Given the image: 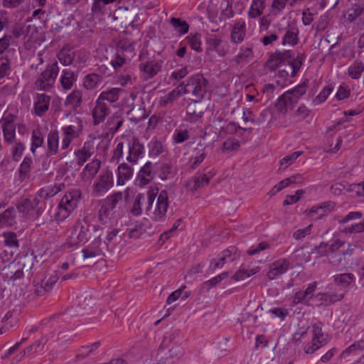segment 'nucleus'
Returning a JSON list of instances; mask_svg holds the SVG:
<instances>
[{"mask_svg":"<svg viewBox=\"0 0 364 364\" xmlns=\"http://www.w3.org/2000/svg\"><path fill=\"white\" fill-rule=\"evenodd\" d=\"M157 190L148 192L146 207V215L154 221L164 219L168 207V196L166 191H161L157 196Z\"/></svg>","mask_w":364,"mask_h":364,"instance_id":"nucleus-1","label":"nucleus"},{"mask_svg":"<svg viewBox=\"0 0 364 364\" xmlns=\"http://www.w3.org/2000/svg\"><path fill=\"white\" fill-rule=\"evenodd\" d=\"M323 335L321 325L315 323L308 331H304L302 333H296L294 336V341L306 343L307 339L311 338V343H307L304 346V350L307 354L314 353L324 344Z\"/></svg>","mask_w":364,"mask_h":364,"instance_id":"nucleus-2","label":"nucleus"},{"mask_svg":"<svg viewBox=\"0 0 364 364\" xmlns=\"http://www.w3.org/2000/svg\"><path fill=\"white\" fill-rule=\"evenodd\" d=\"M208 82L202 74L198 73L188 77L187 83L179 86L183 93L191 94L196 100L203 99L206 92Z\"/></svg>","mask_w":364,"mask_h":364,"instance_id":"nucleus-3","label":"nucleus"},{"mask_svg":"<svg viewBox=\"0 0 364 364\" xmlns=\"http://www.w3.org/2000/svg\"><path fill=\"white\" fill-rule=\"evenodd\" d=\"M59 73L58 62L55 61L46 65L35 81L37 89L43 91H49L55 85L56 77Z\"/></svg>","mask_w":364,"mask_h":364,"instance_id":"nucleus-4","label":"nucleus"},{"mask_svg":"<svg viewBox=\"0 0 364 364\" xmlns=\"http://www.w3.org/2000/svg\"><path fill=\"white\" fill-rule=\"evenodd\" d=\"M83 121L79 117H72L71 124L62 127V132L64 135L62 142L61 149H67L72 141L80 137L83 132Z\"/></svg>","mask_w":364,"mask_h":364,"instance_id":"nucleus-5","label":"nucleus"},{"mask_svg":"<svg viewBox=\"0 0 364 364\" xmlns=\"http://www.w3.org/2000/svg\"><path fill=\"white\" fill-rule=\"evenodd\" d=\"M43 202L35 196L22 199L17 205L19 213L27 218H38L43 210Z\"/></svg>","mask_w":364,"mask_h":364,"instance_id":"nucleus-6","label":"nucleus"},{"mask_svg":"<svg viewBox=\"0 0 364 364\" xmlns=\"http://www.w3.org/2000/svg\"><path fill=\"white\" fill-rule=\"evenodd\" d=\"M114 186L112 171L108 168L101 171L92 187V194L95 197L105 195Z\"/></svg>","mask_w":364,"mask_h":364,"instance_id":"nucleus-7","label":"nucleus"},{"mask_svg":"<svg viewBox=\"0 0 364 364\" xmlns=\"http://www.w3.org/2000/svg\"><path fill=\"white\" fill-rule=\"evenodd\" d=\"M88 232L89 225L86 223L77 221L65 245L68 247H74L86 242Z\"/></svg>","mask_w":364,"mask_h":364,"instance_id":"nucleus-8","label":"nucleus"},{"mask_svg":"<svg viewBox=\"0 0 364 364\" xmlns=\"http://www.w3.org/2000/svg\"><path fill=\"white\" fill-rule=\"evenodd\" d=\"M16 118L15 114L6 112L1 119L4 140L8 146H11L18 141L16 137V126L14 124Z\"/></svg>","mask_w":364,"mask_h":364,"instance_id":"nucleus-9","label":"nucleus"},{"mask_svg":"<svg viewBox=\"0 0 364 364\" xmlns=\"http://www.w3.org/2000/svg\"><path fill=\"white\" fill-rule=\"evenodd\" d=\"M144 146L136 137H132L128 142L126 160L132 164H136L143 157Z\"/></svg>","mask_w":364,"mask_h":364,"instance_id":"nucleus-10","label":"nucleus"},{"mask_svg":"<svg viewBox=\"0 0 364 364\" xmlns=\"http://www.w3.org/2000/svg\"><path fill=\"white\" fill-rule=\"evenodd\" d=\"M214 175L213 172L208 171V173L194 176L188 180L186 187L190 191L196 192L207 186Z\"/></svg>","mask_w":364,"mask_h":364,"instance_id":"nucleus-11","label":"nucleus"},{"mask_svg":"<svg viewBox=\"0 0 364 364\" xmlns=\"http://www.w3.org/2000/svg\"><path fill=\"white\" fill-rule=\"evenodd\" d=\"M247 29L246 22L244 19L236 20L230 31V41L235 44L242 43L247 36Z\"/></svg>","mask_w":364,"mask_h":364,"instance_id":"nucleus-12","label":"nucleus"},{"mask_svg":"<svg viewBox=\"0 0 364 364\" xmlns=\"http://www.w3.org/2000/svg\"><path fill=\"white\" fill-rule=\"evenodd\" d=\"M162 63L161 60L141 62L139 65V69L141 73L142 78L144 80L153 78L161 70Z\"/></svg>","mask_w":364,"mask_h":364,"instance_id":"nucleus-13","label":"nucleus"},{"mask_svg":"<svg viewBox=\"0 0 364 364\" xmlns=\"http://www.w3.org/2000/svg\"><path fill=\"white\" fill-rule=\"evenodd\" d=\"M105 247V242H102L101 238L98 237L87 247L82 250V257L84 259H88L101 256Z\"/></svg>","mask_w":364,"mask_h":364,"instance_id":"nucleus-14","label":"nucleus"},{"mask_svg":"<svg viewBox=\"0 0 364 364\" xmlns=\"http://www.w3.org/2000/svg\"><path fill=\"white\" fill-rule=\"evenodd\" d=\"M237 249L235 246H230L223 250L218 259H214L210 263V268L213 270L220 269L228 262H232L235 259Z\"/></svg>","mask_w":364,"mask_h":364,"instance_id":"nucleus-15","label":"nucleus"},{"mask_svg":"<svg viewBox=\"0 0 364 364\" xmlns=\"http://www.w3.org/2000/svg\"><path fill=\"white\" fill-rule=\"evenodd\" d=\"M290 262L287 259H279L274 261L269 265L267 277L269 279L273 280L284 274L289 268Z\"/></svg>","mask_w":364,"mask_h":364,"instance_id":"nucleus-16","label":"nucleus"},{"mask_svg":"<svg viewBox=\"0 0 364 364\" xmlns=\"http://www.w3.org/2000/svg\"><path fill=\"white\" fill-rule=\"evenodd\" d=\"M109 112L110 109L107 104L97 99L92 110L94 125H98L104 122Z\"/></svg>","mask_w":364,"mask_h":364,"instance_id":"nucleus-17","label":"nucleus"},{"mask_svg":"<svg viewBox=\"0 0 364 364\" xmlns=\"http://www.w3.org/2000/svg\"><path fill=\"white\" fill-rule=\"evenodd\" d=\"M284 31V34L282 42L283 46L289 44L294 46L298 43L299 29L296 26L288 25L285 28H278L277 33H281Z\"/></svg>","mask_w":364,"mask_h":364,"instance_id":"nucleus-18","label":"nucleus"},{"mask_svg":"<svg viewBox=\"0 0 364 364\" xmlns=\"http://www.w3.org/2000/svg\"><path fill=\"white\" fill-rule=\"evenodd\" d=\"M94 154V146L92 143L85 142L83 146L75 151L74 155L78 166H82Z\"/></svg>","mask_w":364,"mask_h":364,"instance_id":"nucleus-19","label":"nucleus"},{"mask_svg":"<svg viewBox=\"0 0 364 364\" xmlns=\"http://www.w3.org/2000/svg\"><path fill=\"white\" fill-rule=\"evenodd\" d=\"M82 92L80 90H73L65 98L64 105L71 111H76L82 104Z\"/></svg>","mask_w":364,"mask_h":364,"instance_id":"nucleus-20","label":"nucleus"},{"mask_svg":"<svg viewBox=\"0 0 364 364\" xmlns=\"http://www.w3.org/2000/svg\"><path fill=\"white\" fill-rule=\"evenodd\" d=\"M50 97L46 94H38L34 103V113L38 117L45 115L50 107Z\"/></svg>","mask_w":364,"mask_h":364,"instance_id":"nucleus-21","label":"nucleus"},{"mask_svg":"<svg viewBox=\"0 0 364 364\" xmlns=\"http://www.w3.org/2000/svg\"><path fill=\"white\" fill-rule=\"evenodd\" d=\"M100 208L98 211V218L103 224L110 223L114 217L115 208L104 200L100 201Z\"/></svg>","mask_w":364,"mask_h":364,"instance_id":"nucleus-22","label":"nucleus"},{"mask_svg":"<svg viewBox=\"0 0 364 364\" xmlns=\"http://www.w3.org/2000/svg\"><path fill=\"white\" fill-rule=\"evenodd\" d=\"M81 196L82 193L80 189H71L64 195L60 202L68 206L70 209L75 210L81 198Z\"/></svg>","mask_w":364,"mask_h":364,"instance_id":"nucleus-23","label":"nucleus"},{"mask_svg":"<svg viewBox=\"0 0 364 364\" xmlns=\"http://www.w3.org/2000/svg\"><path fill=\"white\" fill-rule=\"evenodd\" d=\"M59 149V133L56 130H51L47 135L46 155L52 156L56 155Z\"/></svg>","mask_w":364,"mask_h":364,"instance_id":"nucleus-24","label":"nucleus"},{"mask_svg":"<svg viewBox=\"0 0 364 364\" xmlns=\"http://www.w3.org/2000/svg\"><path fill=\"white\" fill-rule=\"evenodd\" d=\"M254 57V53L251 47L242 46L239 53L232 59L237 65H244L250 62Z\"/></svg>","mask_w":364,"mask_h":364,"instance_id":"nucleus-25","label":"nucleus"},{"mask_svg":"<svg viewBox=\"0 0 364 364\" xmlns=\"http://www.w3.org/2000/svg\"><path fill=\"white\" fill-rule=\"evenodd\" d=\"M101 166V161L97 159H92L83 168L81 173L82 180L90 181L95 178Z\"/></svg>","mask_w":364,"mask_h":364,"instance_id":"nucleus-26","label":"nucleus"},{"mask_svg":"<svg viewBox=\"0 0 364 364\" xmlns=\"http://www.w3.org/2000/svg\"><path fill=\"white\" fill-rule=\"evenodd\" d=\"M77 75L70 69H63L60 77V83L65 91L72 89L74 83L76 82Z\"/></svg>","mask_w":364,"mask_h":364,"instance_id":"nucleus-27","label":"nucleus"},{"mask_svg":"<svg viewBox=\"0 0 364 364\" xmlns=\"http://www.w3.org/2000/svg\"><path fill=\"white\" fill-rule=\"evenodd\" d=\"M65 188L64 183L54 184L45 186L41 188L35 196L37 198L41 199H48L49 198L53 197L60 191L63 190Z\"/></svg>","mask_w":364,"mask_h":364,"instance_id":"nucleus-28","label":"nucleus"},{"mask_svg":"<svg viewBox=\"0 0 364 364\" xmlns=\"http://www.w3.org/2000/svg\"><path fill=\"white\" fill-rule=\"evenodd\" d=\"M346 19L349 22L358 21V23H364V5L353 4L346 11Z\"/></svg>","mask_w":364,"mask_h":364,"instance_id":"nucleus-29","label":"nucleus"},{"mask_svg":"<svg viewBox=\"0 0 364 364\" xmlns=\"http://www.w3.org/2000/svg\"><path fill=\"white\" fill-rule=\"evenodd\" d=\"M289 95V92H285L278 98L276 107L279 112L286 114L289 110L292 109L296 104V102H294Z\"/></svg>","mask_w":364,"mask_h":364,"instance_id":"nucleus-30","label":"nucleus"},{"mask_svg":"<svg viewBox=\"0 0 364 364\" xmlns=\"http://www.w3.org/2000/svg\"><path fill=\"white\" fill-rule=\"evenodd\" d=\"M289 56V52H275L269 55L266 63V67L270 71L275 70L282 61Z\"/></svg>","mask_w":364,"mask_h":364,"instance_id":"nucleus-31","label":"nucleus"},{"mask_svg":"<svg viewBox=\"0 0 364 364\" xmlns=\"http://www.w3.org/2000/svg\"><path fill=\"white\" fill-rule=\"evenodd\" d=\"M152 167V163L148 161L140 169L138 173V180L141 186H146L154 178V173L153 172Z\"/></svg>","mask_w":364,"mask_h":364,"instance_id":"nucleus-32","label":"nucleus"},{"mask_svg":"<svg viewBox=\"0 0 364 364\" xmlns=\"http://www.w3.org/2000/svg\"><path fill=\"white\" fill-rule=\"evenodd\" d=\"M133 168L126 163L120 164L117 167V185L123 186L133 176Z\"/></svg>","mask_w":364,"mask_h":364,"instance_id":"nucleus-33","label":"nucleus"},{"mask_svg":"<svg viewBox=\"0 0 364 364\" xmlns=\"http://www.w3.org/2000/svg\"><path fill=\"white\" fill-rule=\"evenodd\" d=\"M266 8V0H252L247 11L250 18L255 19L260 17Z\"/></svg>","mask_w":364,"mask_h":364,"instance_id":"nucleus-34","label":"nucleus"},{"mask_svg":"<svg viewBox=\"0 0 364 364\" xmlns=\"http://www.w3.org/2000/svg\"><path fill=\"white\" fill-rule=\"evenodd\" d=\"M200 100H194L193 102L190 103L186 107L187 119L190 122H196L203 114V109L198 104Z\"/></svg>","mask_w":364,"mask_h":364,"instance_id":"nucleus-35","label":"nucleus"},{"mask_svg":"<svg viewBox=\"0 0 364 364\" xmlns=\"http://www.w3.org/2000/svg\"><path fill=\"white\" fill-rule=\"evenodd\" d=\"M183 94L180 86L172 90L168 94L160 97L159 105L163 107H171L173 102Z\"/></svg>","mask_w":364,"mask_h":364,"instance_id":"nucleus-36","label":"nucleus"},{"mask_svg":"<svg viewBox=\"0 0 364 364\" xmlns=\"http://www.w3.org/2000/svg\"><path fill=\"white\" fill-rule=\"evenodd\" d=\"M45 132L41 128H36L33 130L31 134V151L34 154L38 148L41 147L44 144Z\"/></svg>","mask_w":364,"mask_h":364,"instance_id":"nucleus-37","label":"nucleus"},{"mask_svg":"<svg viewBox=\"0 0 364 364\" xmlns=\"http://www.w3.org/2000/svg\"><path fill=\"white\" fill-rule=\"evenodd\" d=\"M103 77L96 73H90L83 78V87L87 90H92L97 88L102 83Z\"/></svg>","mask_w":364,"mask_h":364,"instance_id":"nucleus-38","label":"nucleus"},{"mask_svg":"<svg viewBox=\"0 0 364 364\" xmlns=\"http://www.w3.org/2000/svg\"><path fill=\"white\" fill-rule=\"evenodd\" d=\"M122 90L118 87H113L110 90L102 92L97 97L100 101L105 102L107 100L109 103H114L119 100V97Z\"/></svg>","mask_w":364,"mask_h":364,"instance_id":"nucleus-39","label":"nucleus"},{"mask_svg":"<svg viewBox=\"0 0 364 364\" xmlns=\"http://www.w3.org/2000/svg\"><path fill=\"white\" fill-rule=\"evenodd\" d=\"M331 203L325 202L318 205L313 206L307 212V215L309 217H314L315 215H318L316 217V219H321L323 215H325L327 213L330 212Z\"/></svg>","mask_w":364,"mask_h":364,"instance_id":"nucleus-40","label":"nucleus"},{"mask_svg":"<svg viewBox=\"0 0 364 364\" xmlns=\"http://www.w3.org/2000/svg\"><path fill=\"white\" fill-rule=\"evenodd\" d=\"M16 210L14 208H9L0 214V228L11 226L15 223Z\"/></svg>","mask_w":364,"mask_h":364,"instance_id":"nucleus-41","label":"nucleus"},{"mask_svg":"<svg viewBox=\"0 0 364 364\" xmlns=\"http://www.w3.org/2000/svg\"><path fill=\"white\" fill-rule=\"evenodd\" d=\"M343 245V241L336 239L333 240L330 245H327L324 242L321 243L317 249L321 253L324 252L325 254H328L338 251Z\"/></svg>","mask_w":364,"mask_h":364,"instance_id":"nucleus-42","label":"nucleus"},{"mask_svg":"<svg viewBox=\"0 0 364 364\" xmlns=\"http://www.w3.org/2000/svg\"><path fill=\"white\" fill-rule=\"evenodd\" d=\"M207 154L205 148L196 149V154L189 159V168L196 169L204 161Z\"/></svg>","mask_w":364,"mask_h":364,"instance_id":"nucleus-43","label":"nucleus"},{"mask_svg":"<svg viewBox=\"0 0 364 364\" xmlns=\"http://www.w3.org/2000/svg\"><path fill=\"white\" fill-rule=\"evenodd\" d=\"M333 280L336 285L346 288L355 280V276L352 273L337 274L333 276Z\"/></svg>","mask_w":364,"mask_h":364,"instance_id":"nucleus-44","label":"nucleus"},{"mask_svg":"<svg viewBox=\"0 0 364 364\" xmlns=\"http://www.w3.org/2000/svg\"><path fill=\"white\" fill-rule=\"evenodd\" d=\"M229 276L228 272H224L218 276L213 277L212 279L203 282L201 284L202 290L208 291L211 288L215 287L220 283L223 279H226Z\"/></svg>","mask_w":364,"mask_h":364,"instance_id":"nucleus-45","label":"nucleus"},{"mask_svg":"<svg viewBox=\"0 0 364 364\" xmlns=\"http://www.w3.org/2000/svg\"><path fill=\"white\" fill-rule=\"evenodd\" d=\"M115 1L116 0H94L92 12L96 15H102L106 12V6Z\"/></svg>","mask_w":364,"mask_h":364,"instance_id":"nucleus-46","label":"nucleus"},{"mask_svg":"<svg viewBox=\"0 0 364 364\" xmlns=\"http://www.w3.org/2000/svg\"><path fill=\"white\" fill-rule=\"evenodd\" d=\"M307 90V83L306 81L303 82L301 84H299L294 89L289 90L286 91L289 92L290 97L294 100V102L296 103L299 102V98L303 96Z\"/></svg>","mask_w":364,"mask_h":364,"instance_id":"nucleus-47","label":"nucleus"},{"mask_svg":"<svg viewBox=\"0 0 364 364\" xmlns=\"http://www.w3.org/2000/svg\"><path fill=\"white\" fill-rule=\"evenodd\" d=\"M100 346V342H99V341L93 343L92 344H91L90 346H82L79 349V353L77 355V358H85L90 356L92 354H95L96 350L99 348Z\"/></svg>","mask_w":364,"mask_h":364,"instance_id":"nucleus-48","label":"nucleus"},{"mask_svg":"<svg viewBox=\"0 0 364 364\" xmlns=\"http://www.w3.org/2000/svg\"><path fill=\"white\" fill-rule=\"evenodd\" d=\"M33 160L31 157L25 156L19 168V177L24 179L29 176Z\"/></svg>","mask_w":364,"mask_h":364,"instance_id":"nucleus-49","label":"nucleus"},{"mask_svg":"<svg viewBox=\"0 0 364 364\" xmlns=\"http://www.w3.org/2000/svg\"><path fill=\"white\" fill-rule=\"evenodd\" d=\"M364 70L362 62L355 61L348 69V75L353 79H358Z\"/></svg>","mask_w":364,"mask_h":364,"instance_id":"nucleus-50","label":"nucleus"},{"mask_svg":"<svg viewBox=\"0 0 364 364\" xmlns=\"http://www.w3.org/2000/svg\"><path fill=\"white\" fill-rule=\"evenodd\" d=\"M170 23L174 29L180 34H185L188 32L189 26L185 21L173 17L171 18Z\"/></svg>","mask_w":364,"mask_h":364,"instance_id":"nucleus-51","label":"nucleus"},{"mask_svg":"<svg viewBox=\"0 0 364 364\" xmlns=\"http://www.w3.org/2000/svg\"><path fill=\"white\" fill-rule=\"evenodd\" d=\"M4 239V244L10 248L18 249L19 247V242L17 239V235L14 232H4L2 234Z\"/></svg>","mask_w":364,"mask_h":364,"instance_id":"nucleus-52","label":"nucleus"},{"mask_svg":"<svg viewBox=\"0 0 364 364\" xmlns=\"http://www.w3.org/2000/svg\"><path fill=\"white\" fill-rule=\"evenodd\" d=\"M13 37L11 35H4L0 38V58L8 56L11 49L9 48Z\"/></svg>","mask_w":364,"mask_h":364,"instance_id":"nucleus-53","label":"nucleus"},{"mask_svg":"<svg viewBox=\"0 0 364 364\" xmlns=\"http://www.w3.org/2000/svg\"><path fill=\"white\" fill-rule=\"evenodd\" d=\"M259 272V268L255 267L250 269H240L232 277V279L235 281L244 280Z\"/></svg>","mask_w":364,"mask_h":364,"instance_id":"nucleus-54","label":"nucleus"},{"mask_svg":"<svg viewBox=\"0 0 364 364\" xmlns=\"http://www.w3.org/2000/svg\"><path fill=\"white\" fill-rule=\"evenodd\" d=\"M119 230L117 229H113L111 231L108 232L106 236V240L107 243H105V247L107 248L113 249L114 248L115 243L118 240H121L122 235H119Z\"/></svg>","mask_w":364,"mask_h":364,"instance_id":"nucleus-55","label":"nucleus"},{"mask_svg":"<svg viewBox=\"0 0 364 364\" xmlns=\"http://www.w3.org/2000/svg\"><path fill=\"white\" fill-rule=\"evenodd\" d=\"M186 41L190 45L191 48L196 51L200 52L202 50L201 48V35L199 33H191L186 37Z\"/></svg>","mask_w":364,"mask_h":364,"instance_id":"nucleus-56","label":"nucleus"},{"mask_svg":"<svg viewBox=\"0 0 364 364\" xmlns=\"http://www.w3.org/2000/svg\"><path fill=\"white\" fill-rule=\"evenodd\" d=\"M74 210L70 209L68 206L65 205L60 202L58 206L57 212L55 215V218L58 221H63L65 220Z\"/></svg>","mask_w":364,"mask_h":364,"instance_id":"nucleus-57","label":"nucleus"},{"mask_svg":"<svg viewBox=\"0 0 364 364\" xmlns=\"http://www.w3.org/2000/svg\"><path fill=\"white\" fill-rule=\"evenodd\" d=\"M11 146L12 158L15 161H18L25 150V145L18 140L11 144Z\"/></svg>","mask_w":364,"mask_h":364,"instance_id":"nucleus-58","label":"nucleus"},{"mask_svg":"<svg viewBox=\"0 0 364 364\" xmlns=\"http://www.w3.org/2000/svg\"><path fill=\"white\" fill-rule=\"evenodd\" d=\"M333 91L331 85L326 86L320 93L313 100L312 104L318 105L324 102Z\"/></svg>","mask_w":364,"mask_h":364,"instance_id":"nucleus-59","label":"nucleus"},{"mask_svg":"<svg viewBox=\"0 0 364 364\" xmlns=\"http://www.w3.org/2000/svg\"><path fill=\"white\" fill-rule=\"evenodd\" d=\"M144 194H138L134 199L132 207L130 209V213L135 216L140 215L142 213L141 205L144 200Z\"/></svg>","mask_w":364,"mask_h":364,"instance_id":"nucleus-60","label":"nucleus"},{"mask_svg":"<svg viewBox=\"0 0 364 364\" xmlns=\"http://www.w3.org/2000/svg\"><path fill=\"white\" fill-rule=\"evenodd\" d=\"M364 350V340L361 339L358 341L353 343L344 350H343L341 356L347 357L357 350Z\"/></svg>","mask_w":364,"mask_h":364,"instance_id":"nucleus-61","label":"nucleus"},{"mask_svg":"<svg viewBox=\"0 0 364 364\" xmlns=\"http://www.w3.org/2000/svg\"><path fill=\"white\" fill-rule=\"evenodd\" d=\"M149 155L151 156H158L164 152V146L162 143L157 140H152L149 144Z\"/></svg>","mask_w":364,"mask_h":364,"instance_id":"nucleus-62","label":"nucleus"},{"mask_svg":"<svg viewBox=\"0 0 364 364\" xmlns=\"http://www.w3.org/2000/svg\"><path fill=\"white\" fill-rule=\"evenodd\" d=\"M46 340L44 338H41V339L37 341L33 345L25 348L24 350L29 355H32L33 353H36L41 352L43 350V346L46 344Z\"/></svg>","mask_w":364,"mask_h":364,"instance_id":"nucleus-63","label":"nucleus"},{"mask_svg":"<svg viewBox=\"0 0 364 364\" xmlns=\"http://www.w3.org/2000/svg\"><path fill=\"white\" fill-rule=\"evenodd\" d=\"M126 63V58L123 51L117 50L115 57L110 61V64L114 70L121 68Z\"/></svg>","mask_w":364,"mask_h":364,"instance_id":"nucleus-64","label":"nucleus"}]
</instances>
